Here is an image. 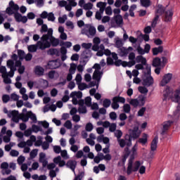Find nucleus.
<instances>
[{
    "label": "nucleus",
    "mask_w": 180,
    "mask_h": 180,
    "mask_svg": "<svg viewBox=\"0 0 180 180\" xmlns=\"http://www.w3.org/2000/svg\"><path fill=\"white\" fill-rule=\"evenodd\" d=\"M53 28H49L48 32L42 35L41 41H38L40 44V50H46L52 47H57L60 44V39L53 36Z\"/></svg>",
    "instance_id": "f257e3e1"
},
{
    "label": "nucleus",
    "mask_w": 180,
    "mask_h": 180,
    "mask_svg": "<svg viewBox=\"0 0 180 180\" xmlns=\"http://www.w3.org/2000/svg\"><path fill=\"white\" fill-rule=\"evenodd\" d=\"M6 12L8 16L14 15V18L15 22L18 23H27V17L26 15H22L20 13H19V5L15 4V1L13 0L10 1L8 4V6L6 9Z\"/></svg>",
    "instance_id": "f03ea898"
},
{
    "label": "nucleus",
    "mask_w": 180,
    "mask_h": 180,
    "mask_svg": "<svg viewBox=\"0 0 180 180\" xmlns=\"http://www.w3.org/2000/svg\"><path fill=\"white\" fill-rule=\"evenodd\" d=\"M143 75L142 85L147 87L153 86L154 85V78L151 76V66L146 67V72H143Z\"/></svg>",
    "instance_id": "7ed1b4c3"
},
{
    "label": "nucleus",
    "mask_w": 180,
    "mask_h": 180,
    "mask_svg": "<svg viewBox=\"0 0 180 180\" xmlns=\"http://www.w3.org/2000/svg\"><path fill=\"white\" fill-rule=\"evenodd\" d=\"M129 134L125 135V139L128 141L127 147H131V140L139 139L141 132L139 131V127L136 126L133 129H129Z\"/></svg>",
    "instance_id": "20e7f679"
},
{
    "label": "nucleus",
    "mask_w": 180,
    "mask_h": 180,
    "mask_svg": "<svg viewBox=\"0 0 180 180\" xmlns=\"http://www.w3.org/2000/svg\"><path fill=\"white\" fill-rule=\"evenodd\" d=\"M81 34L87 36V37H95L96 34V28L91 24H86L85 27H83L81 30Z\"/></svg>",
    "instance_id": "39448f33"
},
{
    "label": "nucleus",
    "mask_w": 180,
    "mask_h": 180,
    "mask_svg": "<svg viewBox=\"0 0 180 180\" xmlns=\"http://www.w3.org/2000/svg\"><path fill=\"white\" fill-rule=\"evenodd\" d=\"M66 167L70 168L72 172H74L75 176L73 180H82L84 178V172H81L77 175L75 174V168H77V161L75 160H68L66 163Z\"/></svg>",
    "instance_id": "423d86ee"
},
{
    "label": "nucleus",
    "mask_w": 180,
    "mask_h": 180,
    "mask_svg": "<svg viewBox=\"0 0 180 180\" xmlns=\"http://www.w3.org/2000/svg\"><path fill=\"white\" fill-rule=\"evenodd\" d=\"M140 165H141L140 161H136L133 167V160L129 159L128 162V167L127 168V175H131L132 172H137V171H139V169L140 168Z\"/></svg>",
    "instance_id": "0eeeda50"
},
{
    "label": "nucleus",
    "mask_w": 180,
    "mask_h": 180,
    "mask_svg": "<svg viewBox=\"0 0 180 180\" xmlns=\"http://www.w3.org/2000/svg\"><path fill=\"white\" fill-rule=\"evenodd\" d=\"M110 25L111 27H122L123 26V17L122 15H114Z\"/></svg>",
    "instance_id": "6e6552de"
},
{
    "label": "nucleus",
    "mask_w": 180,
    "mask_h": 180,
    "mask_svg": "<svg viewBox=\"0 0 180 180\" xmlns=\"http://www.w3.org/2000/svg\"><path fill=\"white\" fill-rule=\"evenodd\" d=\"M158 144V135H156L150 143V152L149 153L150 158H153L154 155L155 154L154 152L157 150V145Z\"/></svg>",
    "instance_id": "1a4fd4ad"
},
{
    "label": "nucleus",
    "mask_w": 180,
    "mask_h": 180,
    "mask_svg": "<svg viewBox=\"0 0 180 180\" xmlns=\"http://www.w3.org/2000/svg\"><path fill=\"white\" fill-rule=\"evenodd\" d=\"M70 98H72V102L73 105H78V99H81L82 98V91H72Z\"/></svg>",
    "instance_id": "9d476101"
},
{
    "label": "nucleus",
    "mask_w": 180,
    "mask_h": 180,
    "mask_svg": "<svg viewBox=\"0 0 180 180\" xmlns=\"http://www.w3.org/2000/svg\"><path fill=\"white\" fill-rule=\"evenodd\" d=\"M47 67L49 70H57L61 67V62L58 59L49 60Z\"/></svg>",
    "instance_id": "9b49d317"
},
{
    "label": "nucleus",
    "mask_w": 180,
    "mask_h": 180,
    "mask_svg": "<svg viewBox=\"0 0 180 180\" xmlns=\"http://www.w3.org/2000/svg\"><path fill=\"white\" fill-rule=\"evenodd\" d=\"M7 67L10 69V78H13V75H15V71L17 70L15 66V60H13L12 59L7 60Z\"/></svg>",
    "instance_id": "f8f14e48"
},
{
    "label": "nucleus",
    "mask_w": 180,
    "mask_h": 180,
    "mask_svg": "<svg viewBox=\"0 0 180 180\" xmlns=\"http://www.w3.org/2000/svg\"><path fill=\"white\" fill-rule=\"evenodd\" d=\"M8 117H12L11 120L14 122V123H19V120H20V117H19V111L12 110L8 113Z\"/></svg>",
    "instance_id": "ddd939ff"
},
{
    "label": "nucleus",
    "mask_w": 180,
    "mask_h": 180,
    "mask_svg": "<svg viewBox=\"0 0 180 180\" xmlns=\"http://www.w3.org/2000/svg\"><path fill=\"white\" fill-rule=\"evenodd\" d=\"M172 79V73H167L165 75L162 77V79L160 82L161 86H165L167 84H169V82Z\"/></svg>",
    "instance_id": "4468645a"
},
{
    "label": "nucleus",
    "mask_w": 180,
    "mask_h": 180,
    "mask_svg": "<svg viewBox=\"0 0 180 180\" xmlns=\"http://www.w3.org/2000/svg\"><path fill=\"white\" fill-rule=\"evenodd\" d=\"M171 96H172V89H171L169 86H167L163 91V101L169 99Z\"/></svg>",
    "instance_id": "2eb2a0df"
},
{
    "label": "nucleus",
    "mask_w": 180,
    "mask_h": 180,
    "mask_svg": "<svg viewBox=\"0 0 180 180\" xmlns=\"http://www.w3.org/2000/svg\"><path fill=\"white\" fill-rule=\"evenodd\" d=\"M39 162L41 164H42L43 168H46V167L49 165V160H47V158H46V153H39Z\"/></svg>",
    "instance_id": "dca6fc26"
},
{
    "label": "nucleus",
    "mask_w": 180,
    "mask_h": 180,
    "mask_svg": "<svg viewBox=\"0 0 180 180\" xmlns=\"http://www.w3.org/2000/svg\"><path fill=\"white\" fill-rule=\"evenodd\" d=\"M103 75V72L101 70H95L93 73L92 79L96 81L98 83L101 82L102 79V76Z\"/></svg>",
    "instance_id": "f3484780"
},
{
    "label": "nucleus",
    "mask_w": 180,
    "mask_h": 180,
    "mask_svg": "<svg viewBox=\"0 0 180 180\" xmlns=\"http://www.w3.org/2000/svg\"><path fill=\"white\" fill-rule=\"evenodd\" d=\"M34 72L37 77H43L44 75V68L40 65H37L34 68Z\"/></svg>",
    "instance_id": "a211bd4d"
},
{
    "label": "nucleus",
    "mask_w": 180,
    "mask_h": 180,
    "mask_svg": "<svg viewBox=\"0 0 180 180\" xmlns=\"http://www.w3.org/2000/svg\"><path fill=\"white\" fill-rule=\"evenodd\" d=\"M38 49L40 50V44H39V41H37L36 44H31L27 46V50L29 53H36Z\"/></svg>",
    "instance_id": "6ab92c4d"
},
{
    "label": "nucleus",
    "mask_w": 180,
    "mask_h": 180,
    "mask_svg": "<svg viewBox=\"0 0 180 180\" xmlns=\"http://www.w3.org/2000/svg\"><path fill=\"white\" fill-rule=\"evenodd\" d=\"M124 44V42L123 41V39L119 37H117L115 39L114 47H116V49H118V50L122 47H123Z\"/></svg>",
    "instance_id": "aec40b11"
},
{
    "label": "nucleus",
    "mask_w": 180,
    "mask_h": 180,
    "mask_svg": "<svg viewBox=\"0 0 180 180\" xmlns=\"http://www.w3.org/2000/svg\"><path fill=\"white\" fill-rule=\"evenodd\" d=\"M173 15H174V13L172 12V10H168L165 11V22H171L172 20Z\"/></svg>",
    "instance_id": "412c9836"
},
{
    "label": "nucleus",
    "mask_w": 180,
    "mask_h": 180,
    "mask_svg": "<svg viewBox=\"0 0 180 180\" xmlns=\"http://www.w3.org/2000/svg\"><path fill=\"white\" fill-rule=\"evenodd\" d=\"M117 53H119L120 57H127L129 55V51H127V49L124 46L120 48L117 50Z\"/></svg>",
    "instance_id": "4be33fe9"
},
{
    "label": "nucleus",
    "mask_w": 180,
    "mask_h": 180,
    "mask_svg": "<svg viewBox=\"0 0 180 180\" xmlns=\"http://www.w3.org/2000/svg\"><path fill=\"white\" fill-rule=\"evenodd\" d=\"M164 51V47L162 46H159L158 47H155L152 49V53L153 56H158L160 53H162Z\"/></svg>",
    "instance_id": "5701e85b"
},
{
    "label": "nucleus",
    "mask_w": 180,
    "mask_h": 180,
    "mask_svg": "<svg viewBox=\"0 0 180 180\" xmlns=\"http://www.w3.org/2000/svg\"><path fill=\"white\" fill-rule=\"evenodd\" d=\"M2 78L4 79V84H12V79L9 77H11V73H4L1 75Z\"/></svg>",
    "instance_id": "b1692460"
},
{
    "label": "nucleus",
    "mask_w": 180,
    "mask_h": 180,
    "mask_svg": "<svg viewBox=\"0 0 180 180\" xmlns=\"http://www.w3.org/2000/svg\"><path fill=\"white\" fill-rule=\"evenodd\" d=\"M135 61L138 64L141 63V64L146 65L147 64V59L144 58L143 56L140 55L135 58Z\"/></svg>",
    "instance_id": "393cba45"
},
{
    "label": "nucleus",
    "mask_w": 180,
    "mask_h": 180,
    "mask_svg": "<svg viewBox=\"0 0 180 180\" xmlns=\"http://www.w3.org/2000/svg\"><path fill=\"white\" fill-rule=\"evenodd\" d=\"M81 57L82 58L89 60V58H91V57H92V53H91V51L85 50L82 53Z\"/></svg>",
    "instance_id": "a878e982"
},
{
    "label": "nucleus",
    "mask_w": 180,
    "mask_h": 180,
    "mask_svg": "<svg viewBox=\"0 0 180 180\" xmlns=\"http://www.w3.org/2000/svg\"><path fill=\"white\" fill-rule=\"evenodd\" d=\"M48 53L50 56H56V57H60V52L58 49H51Z\"/></svg>",
    "instance_id": "bb28decb"
},
{
    "label": "nucleus",
    "mask_w": 180,
    "mask_h": 180,
    "mask_svg": "<svg viewBox=\"0 0 180 180\" xmlns=\"http://www.w3.org/2000/svg\"><path fill=\"white\" fill-rule=\"evenodd\" d=\"M140 3L143 8H150L151 6V0H140Z\"/></svg>",
    "instance_id": "cd10ccee"
},
{
    "label": "nucleus",
    "mask_w": 180,
    "mask_h": 180,
    "mask_svg": "<svg viewBox=\"0 0 180 180\" xmlns=\"http://www.w3.org/2000/svg\"><path fill=\"white\" fill-rule=\"evenodd\" d=\"M111 107L114 109V110H117V109L120 108L119 102L117 101V97L112 98V103H111Z\"/></svg>",
    "instance_id": "c85d7f7f"
},
{
    "label": "nucleus",
    "mask_w": 180,
    "mask_h": 180,
    "mask_svg": "<svg viewBox=\"0 0 180 180\" xmlns=\"http://www.w3.org/2000/svg\"><path fill=\"white\" fill-rule=\"evenodd\" d=\"M31 130L33 131V133H39V131H41V133H43V128L36 124L32 125Z\"/></svg>",
    "instance_id": "c756f323"
},
{
    "label": "nucleus",
    "mask_w": 180,
    "mask_h": 180,
    "mask_svg": "<svg viewBox=\"0 0 180 180\" xmlns=\"http://www.w3.org/2000/svg\"><path fill=\"white\" fill-rule=\"evenodd\" d=\"M28 114H30L29 118L32 121V123H39L36 114L33 113L32 111H28Z\"/></svg>",
    "instance_id": "7c9ffc66"
},
{
    "label": "nucleus",
    "mask_w": 180,
    "mask_h": 180,
    "mask_svg": "<svg viewBox=\"0 0 180 180\" xmlns=\"http://www.w3.org/2000/svg\"><path fill=\"white\" fill-rule=\"evenodd\" d=\"M129 103L134 106V108H137L140 105V101L137 98H131L129 100Z\"/></svg>",
    "instance_id": "2f4dec72"
},
{
    "label": "nucleus",
    "mask_w": 180,
    "mask_h": 180,
    "mask_svg": "<svg viewBox=\"0 0 180 180\" xmlns=\"http://www.w3.org/2000/svg\"><path fill=\"white\" fill-rule=\"evenodd\" d=\"M12 40V37H11V36L9 35H6V36H4V35H1V42L2 43V41L4 42V44H7V43Z\"/></svg>",
    "instance_id": "473e14b6"
},
{
    "label": "nucleus",
    "mask_w": 180,
    "mask_h": 180,
    "mask_svg": "<svg viewBox=\"0 0 180 180\" xmlns=\"http://www.w3.org/2000/svg\"><path fill=\"white\" fill-rule=\"evenodd\" d=\"M153 67H160L161 65V58L157 57L155 58L152 63Z\"/></svg>",
    "instance_id": "72a5a7b5"
},
{
    "label": "nucleus",
    "mask_w": 180,
    "mask_h": 180,
    "mask_svg": "<svg viewBox=\"0 0 180 180\" xmlns=\"http://www.w3.org/2000/svg\"><path fill=\"white\" fill-rule=\"evenodd\" d=\"M138 91L140 92V94H143L144 95H147V94H148V89H147L146 86H139L138 87Z\"/></svg>",
    "instance_id": "f704fd0d"
},
{
    "label": "nucleus",
    "mask_w": 180,
    "mask_h": 180,
    "mask_svg": "<svg viewBox=\"0 0 180 180\" xmlns=\"http://www.w3.org/2000/svg\"><path fill=\"white\" fill-rule=\"evenodd\" d=\"M147 137H148V135L146 134H143V137L140 138L138 142L140 143L141 144H143V146L145 144H147V141H148Z\"/></svg>",
    "instance_id": "c9c22d12"
},
{
    "label": "nucleus",
    "mask_w": 180,
    "mask_h": 180,
    "mask_svg": "<svg viewBox=\"0 0 180 180\" xmlns=\"http://www.w3.org/2000/svg\"><path fill=\"white\" fill-rule=\"evenodd\" d=\"M164 12H165V8H164V6H162V4H158L155 15H157V13H158L159 15H162Z\"/></svg>",
    "instance_id": "e433bc0d"
},
{
    "label": "nucleus",
    "mask_w": 180,
    "mask_h": 180,
    "mask_svg": "<svg viewBox=\"0 0 180 180\" xmlns=\"http://www.w3.org/2000/svg\"><path fill=\"white\" fill-rule=\"evenodd\" d=\"M118 143L121 148H124L125 146H127V143H129V141L126 139V136L124 137V139H118Z\"/></svg>",
    "instance_id": "4c0bfd02"
},
{
    "label": "nucleus",
    "mask_w": 180,
    "mask_h": 180,
    "mask_svg": "<svg viewBox=\"0 0 180 180\" xmlns=\"http://www.w3.org/2000/svg\"><path fill=\"white\" fill-rule=\"evenodd\" d=\"M122 109H123L124 113H130L131 110V107L130 106V104L126 103V104H124Z\"/></svg>",
    "instance_id": "58836bf2"
},
{
    "label": "nucleus",
    "mask_w": 180,
    "mask_h": 180,
    "mask_svg": "<svg viewBox=\"0 0 180 180\" xmlns=\"http://www.w3.org/2000/svg\"><path fill=\"white\" fill-rule=\"evenodd\" d=\"M144 65L146 66V70H147V67H151L150 65H148V64H146L144 65L143 63H139V64H136L135 65V68L136 70H137L138 71H139V70H144Z\"/></svg>",
    "instance_id": "ea45409f"
},
{
    "label": "nucleus",
    "mask_w": 180,
    "mask_h": 180,
    "mask_svg": "<svg viewBox=\"0 0 180 180\" xmlns=\"http://www.w3.org/2000/svg\"><path fill=\"white\" fill-rule=\"evenodd\" d=\"M84 103L86 106L91 108V106H92V98H91V96L86 97L84 99Z\"/></svg>",
    "instance_id": "a19ab883"
},
{
    "label": "nucleus",
    "mask_w": 180,
    "mask_h": 180,
    "mask_svg": "<svg viewBox=\"0 0 180 180\" xmlns=\"http://www.w3.org/2000/svg\"><path fill=\"white\" fill-rule=\"evenodd\" d=\"M112 105V101L110 99L105 98L103 101V108H108Z\"/></svg>",
    "instance_id": "79ce46f5"
},
{
    "label": "nucleus",
    "mask_w": 180,
    "mask_h": 180,
    "mask_svg": "<svg viewBox=\"0 0 180 180\" xmlns=\"http://www.w3.org/2000/svg\"><path fill=\"white\" fill-rule=\"evenodd\" d=\"M77 71V64L72 63L70 64V68L69 69V73L70 74H75V72Z\"/></svg>",
    "instance_id": "37998d69"
},
{
    "label": "nucleus",
    "mask_w": 180,
    "mask_h": 180,
    "mask_svg": "<svg viewBox=\"0 0 180 180\" xmlns=\"http://www.w3.org/2000/svg\"><path fill=\"white\" fill-rule=\"evenodd\" d=\"M159 19H160V15L158 14H155V18H153L151 22V27L154 28L155 27V26H157V23Z\"/></svg>",
    "instance_id": "c03bdc74"
},
{
    "label": "nucleus",
    "mask_w": 180,
    "mask_h": 180,
    "mask_svg": "<svg viewBox=\"0 0 180 180\" xmlns=\"http://www.w3.org/2000/svg\"><path fill=\"white\" fill-rule=\"evenodd\" d=\"M39 126H42L44 129H49L50 127V123L47 121H38Z\"/></svg>",
    "instance_id": "a18cd8bd"
},
{
    "label": "nucleus",
    "mask_w": 180,
    "mask_h": 180,
    "mask_svg": "<svg viewBox=\"0 0 180 180\" xmlns=\"http://www.w3.org/2000/svg\"><path fill=\"white\" fill-rule=\"evenodd\" d=\"M87 112H88V110H86V107L85 105L79 106L78 112L80 115H84L85 113H87Z\"/></svg>",
    "instance_id": "49530a36"
},
{
    "label": "nucleus",
    "mask_w": 180,
    "mask_h": 180,
    "mask_svg": "<svg viewBox=\"0 0 180 180\" xmlns=\"http://www.w3.org/2000/svg\"><path fill=\"white\" fill-rule=\"evenodd\" d=\"M18 56L19 60H25V51L22 49L18 50Z\"/></svg>",
    "instance_id": "de8ad7c7"
},
{
    "label": "nucleus",
    "mask_w": 180,
    "mask_h": 180,
    "mask_svg": "<svg viewBox=\"0 0 180 180\" xmlns=\"http://www.w3.org/2000/svg\"><path fill=\"white\" fill-rule=\"evenodd\" d=\"M114 134L117 140H120V139H122V136H123V132H122V130L117 129L115 131Z\"/></svg>",
    "instance_id": "09e8293b"
},
{
    "label": "nucleus",
    "mask_w": 180,
    "mask_h": 180,
    "mask_svg": "<svg viewBox=\"0 0 180 180\" xmlns=\"http://www.w3.org/2000/svg\"><path fill=\"white\" fill-rule=\"evenodd\" d=\"M49 22H55L56 21V16L54 15L53 12L49 13L48 18Z\"/></svg>",
    "instance_id": "8fccbe9b"
},
{
    "label": "nucleus",
    "mask_w": 180,
    "mask_h": 180,
    "mask_svg": "<svg viewBox=\"0 0 180 180\" xmlns=\"http://www.w3.org/2000/svg\"><path fill=\"white\" fill-rule=\"evenodd\" d=\"M85 130L89 132L92 131V130H94V124H92L91 122L87 123L85 127Z\"/></svg>",
    "instance_id": "3c124183"
},
{
    "label": "nucleus",
    "mask_w": 180,
    "mask_h": 180,
    "mask_svg": "<svg viewBox=\"0 0 180 180\" xmlns=\"http://www.w3.org/2000/svg\"><path fill=\"white\" fill-rule=\"evenodd\" d=\"M35 5L37 8H43L44 6V0H35Z\"/></svg>",
    "instance_id": "603ef678"
},
{
    "label": "nucleus",
    "mask_w": 180,
    "mask_h": 180,
    "mask_svg": "<svg viewBox=\"0 0 180 180\" xmlns=\"http://www.w3.org/2000/svg\"><path fill=\"white\" fill-rule=\"evenodd\" d=\"M60 155L64 160H68L70 158V156H68V153L67 152V150H63L60 151Z\"/></svg>",
    "instance_id": "864d4df0"
},
{
    "label": "nucleus",
    "mask_w": 180,
    "mask_h": 180,
    "mask_svg": "<svg viewBox=\"0 0 180 180\" xmlns=\"http://www.w3.org/2000/svg\"><path fill=\"white\" fill-rule=\"evenodd\" d=\"M92 8H94V4H92V3L90 2L85 4L84 6V9L85 11H91Z\"/></svg>",
    "instance_id": "5fc2aeb1"
},
{
    "label": "nucleus",
    "mask_w": 180,
    "mask_h": 180,
    "mask_svg": "<svg viewBox=\"0 0 180 180\" xmlns=\"http://www.w3.org/2000/svg\"><path fill=\"white\" fill-rule=\"evenodd\" d=\"M25 160H26V158H25V156L20 155L17 160V162H18V165H22V164H23V162H25Z\"/></svg>",
    "instance_id": "6e6d98bb"
},
{
    "label": "nucleus",
    "mask_w": 180,
    "mask_h": 180,
    "mask_svg": "<svg viewBox=\"0 0 180 180\" xmlns=\"http://www.w3.org/2000/svg\"><path fill=\"white\" fill-rule=\"evenodd\" d=\"M64 127L68 130H71V129H72V122L70 120H67L64 124Z\"/></svg>",
    "instance_id": "4d7b16f0"
},
{
    "label": "nucleus",
    "mask_w": 180,
    "mask_h": 180,
    "mask_svg": "<svg viewBox=\"0 0 180 180\" xmlns=\"http://www.w3.org/2000/svg\"><path fill=\"white\" fill-rule=\"evenodd\" d=\"M116 127H117L116 123L110 124L109 127V131H110V133H114V131H116Z\"/></svg>",
    "instance_id": "13d9d810"
},
{
    "label": "nucleus",
    "mask_w": 180,
    "mask_h": 180,
    "mask_svg": "<svg viewBox=\"0 0 180 180\" xmlns=\"http://www.w3.org/2000/svg\"><path fill=\"white\" fill-rule=\"evenodd\" d=\"M47 129H48L46 131H42V133H41V134L44 136H49V134H51L53 133V128L49 127Z\"/></svg>",
    "instance_id": "bf43d9fd"
},
{
    "label": "nucleus",
    "mask_w": 180,
    "mask_h": 180,
    "mask_svg": "<svg viewBox=\"0 0 180 180\" xmlns=\"http://www.w3.org/2000/svg\"><path fill=\"white\" fill-rule=\"evenodd\" d=\"M119 119L121 122H124L127 119V115H126V112H122L119 115Z\"/></svg>",
    "instance_id": "052dcab7"
},
{
    "label": "nucleus",
    "mask_w": 180,
    "mask_h": 180,
    "mask_svg": "<svg viewBox=\"0 0 180 180\" xmlns=\"http://www.w3.org/2000/svg\"><path fill=\"white\" fill-rule=\"evenodd\" d=\"M41 33H46V32H49V27L46 25L44 24L41 25V28L40 30Z\"/></svg>",
    "instance_id": "680f3d73"
},
{
    "label": "nucleus",
    "mask_w": 180,
    "mask_h": 180,
    "mask_svg": "<svg viewBox=\"0 0 180 180\" xmlns=\"http://www.w3.org/2000/svg\"><path fill=\"white\" fill-rule=\"evenodd\" d=\"M82 47L86 50H89L92 47V43H82Z\"/></svg>",
    "instance_id": "e2e57ef3"
},
{
    "label": "nucleus",
    "mask_w": 180,
    "mask_h": 180,
    "mask_svg": "<svg viewBox=\"0 0 180 180\" xmlns=\"http://www.w3.org/2000/svg\"><path fill=\"white\" fill-rule=\"evenodd\" d=\"M41 147L44 150H49L50 143H49L47 141H44L42 142Z\"/></svg>",
    "instance_id": "0e129e2a"
},
{
    "label": "nucleus",
    "mask_w": 180,
    "mask_h": 180,
    "mask_svg": "<svg viewBox=\"0 0 180 180\" xmlns=\"http://www.w3.org/2000/svg\"><path fill=\"white\" fill-rule=\"evenodd\" d=\"M78 85V89L79 91H84V89H86V84L85 83H79Z\"/></svg>",
    "instance_id": "69168bd1"
},
{
    "label": "nucleus",
    "mask_w": 180,
    "mask_h": 180,
    "mask_svg": "<svg viewBox=\"0 0 180 180\" xmlns=\"http://www.w3.org/2000/svg\"><path fill=\"white\" fill-rule=\"evenodd\" d=\"M29 115L27 114H22V117H20V120L26 123L27 122H29Z\"/></svg>",
    "instance_id": "338daca9"
},
{
    "label": "nucleus",
    "mask_w": 180,
    "mask_h": 180,
    "mask_svg": "<svg viewBox=\"0 0 180 180\" xmlns=\"http://www.w3.org/2000/svg\"><path fill=\"white\" fill-rule=\"evenodd\" d=\"M53 151L56 154H60L61 153V146H53Z\"/></svg>",
    "instance_id": "774afa93"
}]
</instances>
